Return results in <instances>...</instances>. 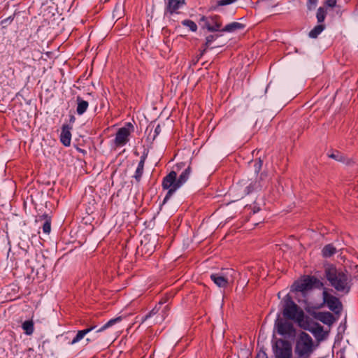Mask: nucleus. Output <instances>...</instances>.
Here are the masks:
<instances>
[{
    "mask_svg": "<svg viewBox=\"0 0 358 358\" xmlns=\"http://www.w3.org/2000/svg\"><path fill=\"white\" fill-rule=\"evenodd\" d=\"M22 327L27 335H31L34 330V323L31 320L24 321L22 323Z\"/></svg>",
    "mask_w": 358,
    "mask_h": 358,
    "instance_id": "393cba45",
    "label": "nucleus"
},
{
    "mask_svg": "<svg viewBox=\"0 0 358 358\" xmlns=\"http://www.w3.org/2000/svg\"><path fill=\"white\" fill-rule=\"evenodd\" d=\"M217 36L210 35L206 37L203 48L201 50L200 56H202L210 45L211 43L216 39Z\"/></svg>",
    "mask_w": 358,
    "mask_h": 358,
    "instance_id": "bb28decb",
    "label": "nucleus"
},
{
    "mask_svg": "<svg viewBox=\"0 0 358 358\" xmlns=\"http://www.w3.org/2000/svg\"><path fill=\"white\" fill-rule=\"evenodd\" d=\"M317 319L322 323L328 325H331L334 321L333 315L329 312L319 313Z\"/></svg>",
    "mask_w": 358,
    "mask_h": 358,
    "instance_id": "6ab92c4d",
    "label": "nucleus"
},
{
    "mask_svg": "<svg viewBox=\"0 0 358 358\" xmlns=\"http://www.w3.org/2000/svg\"><path fill=\"white\" fill-rule=\"evenodd\" d=\"M325 26L324 24H318L315 26L308 34L310 38H316L319 34H320L324 29Z\"/></svg>",
    "mask_w": 358,
    "mask_h": 358,
    "instance_id": "b1692460",
    "label": "nucleus"
},
{
    "mask_svg": "<svg viewBox=\"0 0 358 358\" xmlns=\"http://www.w3.org/2000/svg\"><path fill=\"white\" fill-rule=\"evenodd\" d=\"M169 310V306L168 305H163L162 306V309L160 310V313L159 315L156 316V318L155 320L156 323H160L163 322L165 318L168 315V312Z\"/></svg>",
    "mask_w": 358,
    "mask_h": 358,
    "instance_id": "412c9836",
    "label": "nucleus"
},
{
    "mask_svg": "<svg viewBox=\"0 0 358 358\" xmlns=\"http://www.w3.org/2000/svg\"><path fill=\"white\" fill-rule=\"evenodd\" d=\"M237 0H217L215 1V3L214 6H213V8L214 10L218 9L220 6H224L229 4H231L234 2H236Z\"/></svg>",
    "mask_w": 358,
    "mask_h": 358,
    "instance_id": "cd10ccee",
    "label": "nucleus"
},
{
    "mask_svg": "<svg viewBox=\"0 0 358 358\" xmlns=\"http://www.w3.org/2000/svg\"><path fill=\"white\" fill-rule=\"evenodd\" d=\"M330 157L337 160V161H342L343 159V157L342 155L338 152H337L336 153H332L329 155Z\"/></svg>",
    "mask_w": 358,
    "mask_h": 358,
    "instance_id": "72a5a7b5",
    "label": "nucleus"
},
{
    "mask_svg": "<svg viewBox=\"0 0 358 358\" xmlns=\"http://www.w3.org/2000/svg\"><path fill=\"white\" fill-rule=\"evenodd\" d=\"M71 127L68 124L62 126L60 141L64 146H69L71 141Z\"/></svg>",
    "mask_w": 358,
    "mask_h": 358,
    "instance_id": "f8f14e48",
    "label": "nucleus"
},
{
    "mask_svg": "<svg viewBox=\"0 0 358 358\" xmlns=\"http://www.w3.org/2000/svg\"><path fill=\"white\" fill-rule=\"evenodd\" d=\"M273 352L275 358H292V356L291 345L289 342L281 339L276 341Z\"/></svg>",
    "mask_w": 358,
    "mask_h": 358,
    "instance_id": "9d476101",
    "label": "nucleus"
},
{
    "mask_svg": "<svg viewBox=\"0 0 358 358\" xmlns=\"http://www.w3.org/2000/svg\"><path fill=\"white\" fill-rule=\"evenodd\" d=\"M321 289L324 287L323 282L315 276L307 275L299 282L293 285V289L305 294L313 288Z\"/></svg>",
    "mask_w": 358,
    "mask_h": 358,
    "instance_id": "39448f33",
    "label": "nucleus"
},
{
    "mask_svg": "<svg viewBox=\"0 0 358 358\" xmlns=\"http://www.w3.org/2000/svg\"><path fill=\"white\" fill-rule=\"evenodd\" d=\"M323 303L327 306L329 310L335 313H339L342 310V303L334 295L329 293L327 287H323Z\"/></svg>",
    "mask_w": 358,
    "mask_h": 358,
    "instance_id": "1a4fd4ad",
    "label": "nucleus"
},
{
    "mask_svg": "<svg viewBox=\"0 0 358 358\" xmlns=\"http://www.w3.org/2000/svg\"><path fill=\"white\" fill-rule=\"evenodd\" d=\"M317 0H308V3L313 6H315L317 4Z\"/></svg>",
    "mask_w": 358,
    "mask_h": 358,
    "instance_id": "4c0bfd02",
    "label": "nucleus"
},
{
    "mask_svg": "<svg viewBox=\"0 0 358 358\" xmlns=\"http://www.w3.org/2000/svg\"><path fill=\"white\" fill-rule=\"evenodd\" d=\"M134 131V126L131 123L127 122L124 127L120 128L114 139V145L116 147H123L129 141V136Z\"/></svg>",
    "mask_w": 358,
    "mask_h": 358,
    "instance_id": "6e6552de",
    "label": "nucleus"
},
{
    "mask_svg": "<svg viewBox=\"0 0 358 358\" xmlns=\"http://www.w3.org/2000/svg\"><path fill=\"white\" fill-rule=\"evenodd\" d=\"M325 3L329 7H334L336 5V0H325Z\"/></svg>",
    "mask_w": 358,
    "mask_h": 358,
    "instance_id": "f704fd0d",
    "label": "nucleus"
},
{
    "mask_svg": "<svg viewBox=\"0 0 358 358\" xmlns=\"http://www.w3.org/2000/svg\"><path fill=\"white\" fill-rule=\"evenodd\" d=\"M146 157H147V155L146 154H143L141 157L140 162H138L137 169L136 170L134 178L138 181L140 180L141 178V176L143 175V169H144V164H145V162Z\"/></svg>",
    "mask_w": 358,
    "mask_h": 358,
    "instance_id": "a211bd4d",
    "label": "nucleus"
},
{
    "mask_svg": "<svg viewBox=\"0 0 358 358\" xmlns=\"http://www.w3.org/2000/svg\"><path fill=\"white\" fill-rule=\"evenodd\" d=\"M121 320H122V317H117L116 318L111 319L108 322H107L103 326H102L100 329H99L96 331V332H101V331L106 330V329H108V327L113 326V324H115L117 322H120Z\"/></svg>",
    "mask_w": 358,
    "mask_h": 358,
    "instance_id": "a878e982",
    "label": "nucleus"
},
{
    "mask_svg": "<svg viewBox=\"0 0 358 358\" xmlns=\"http://www.w3.org/2000/svg\"><path fill=\"white\" fill-rule=\"evenodd\" d=\"M268 175L266 173H262L260 175L259 180L257 182H255L254 183L250 182L249 184L248 181L246 180H241L238 183V186L243 189V194L245 195L248 194L252 192L255 190L261 189L263 187H266L267 183L268 182Z\"/></svg>",
    "mask_w": 358,
    "mask_h": 358,
    "instance_id": "0eeeda50",
    "label": "nucleus"
},
{
    "mask_svg": "<svg viewBox=\"0 0 358 358\" xmlns=\"http://www.w3.org/2000/svg\"><path fill=\"white\" fill-rule=\"evenodd\" d=\"M341 358H343V357H341Z\"/></svg>",
    "mask_w": 358,
    "mask_h": 358,
    "instance_id": "a19ab883",
    "label": "nucleus"
},
{
    "mask_svg": "<svg viewBox=\"0 0 358 358\" xmlns=\"http://www.w3.org/2000/svg\"><path fill=\"white\" fill-rule=\"evenodd\" d=\"M76 102V113L78 115H82L87 111L89 106V103L87 101L83 100L80 96H77Z\"/></svg>",
    "mask_w": 358,
    "mask_h": 358,
    "instance_id": "2eb2a0df",
    "label": "nucleus"
},
{
    "mask_svg": "<svg viewBox=\"0 0 358 358\" xmlns=\"http://www.w3.org/2000/svg\"><path fill=\"white\" fill-rule=\"evenodd\" d=\"M322 252L323 257H330L336 252V249L333 245L328 244L323 248Z\"/></svg>",
    "mask_w": 358,
    "mask_h": 358,
    "instance_id": "4be33fe9",
    "label": "nucleus"
},
{
    "mask_svg": "<svg viewBox=\"0 0 358 358\" xmlns=\"http://www.w3.org/2000/svg\"><path fill=\"white\" fill-rule=\"evenodd\" d=\"M281 303L283 307V315L290 320L301 322L304 316V313L298 306L294 302L289 294H287Z\"/></svg>",
    "mask_w": 358,
    "mask_h": 358,
    "instance_id": "7ed1b4c3",
    "label": "nucleus"
},
{
    "mask_svg": "<svg viewBox=\"0 0 358 358\" xmlns=\"http://www.w3.org/2000/svg\"><path fill=\"white\" fill-rule=\"evenodd\" d=\"M185 4V0H167L166 9L170 14H173Z\"/></svg>",
    "mask_w": 358,
    "mask_h": 358,
    "instance_id": "ddd939ff",
    "label": "nucleus"
},
{
    "mask_svg": "<svg viewBox=\"0 0 358 358\" xmlns=\"http://www.w3.org/2000/svg\"><path fill=\"white\" fill-rule=\"evenodd\" d=\"M236 275V272L232 268L222 269L218 273L210 275L211 280L219 287L226 288L232 284Z\"/></svg>",
    "mask_w": 358,
    "mask_h": 358,
    "instance_id": "20e7f679",
    "label": "nucleus"
},
{
    "mask_svg": "<svg viewBox=\"0 0 358 358\" xmlns=\"http://www.w3.org/2000/svg\"><path fill=\"white\" fill-rule=\"evenodd\" d=\"M277 333L286 338H292L295 336V329L292 322L286 320H278L275 323Z\"/></svg>",
    "mask_w": 358,
    "mask_h": 358,
    "instance_id": "9b49d317",
    "label": "nucleus"
},
{
    "mask_svg": "<svg viewBox=\"0 0 358 358\" xmlns=\"http://www.w3.org/2000/svg\"><path fill=\"white\" fill-rule=\"evenodd\" d=\"M166 302V299L161 300L147 315L143 317V322L145 321L150 317L157 315H159L162 306Z\"/></svg>",
    "mask_w": 358,
    "mask_h": 358,
    "instance_id": "4468645a",
    "label": "nucleus"
},
{
    "mask_svg": "<svg viewBox=\"0 0 358 358\" xmlns=\"http://www.w3.org/2000/svg\"><path fill=\"white\" fill-rule=\"evenodd\" d=\"M259 210V209L257 210H254V213H255L256 212H257Z\"/></svg>",
    "mask_w": 358,
    "mask_h": 358,
    "instance_id": "ea45409f",
    "label": "nucleus"
},
{
    "mask_svg": "<svg viewBox=\"0 0 358 358\" xmlns=\"http://www.w3.org/2000/svg\"><path fill=\"white\" fill-rule=\"evenodd\" d=\"M95 328H96V326H91L90 327L87 328L85 329L78 331L77 332V334L76 335V336L73 338V340L69 343L71 345H74V344L78 343L84 338V336L86 334H87L88 333L92 331Z\"/></svg>",
    "mask_w": 358,
    "mask_h": 358,
    "instance_id": "dca6fc26",
    "label": "nucleus"
},
{
    "mask_svg": "<svg viewBox=\"0 0 358 358\" xmlns=\"http://www.w3.org/2000/svg\"><path fill=\"white\" fill-rule=\"evenodd\" d=\"M312 333L317 336L323 332V327L320 325H317L313 329L311 330Z\"/></svg>",
    "mask_w": 358,
    "mask_h": 358,
    "instance_id": "473e14b6",
    "label": "nucleus"
},
{
    "mask_svg": "<svg viewBox=\"0 0 358 358\" xmlns=\"http://www.w3.org/2000/svg\"><path fill=\"white\" fill-rule=\"evenodd\" d=\"M315 349L312 337L306 332H301L296 340L294 354L296 357L310 358Z\"/></svg>",
    "mask_w": 358,
    "mask_h": 358,
    "instance_id": "f03ea898",
    "label": "nucleus"
},
{
    "mask_svg": "<svg viewBox=\"0 0 358 358\" xmlns=\"http://www.w3.org/2000/svg\"><path fill=\"white\" fill-rule=\"evenodd\" d=\"M324 276L329 285L338 293L347 294L350 292L352 278L348 271L338 269L334 265L329 264L324 268Z\"/></svg>",
    "mask_w": 358,
    "mask_h": 358,
    "instance_id": "f257e3e1",
    "label": "nucleus"
},
{
    "mask_svg": "<svg viewBox=\"0 0 358 358\" xmlns=\"http://www.w3.org/2000/svg\"><path fill=\"white\" fill-rule=\"evenodd\" d=\"M41 218L45 220V222L43 224V231L45 234H49L51 231V219L50 217L46 215H43Z\"/></svg>",
    "mask_w": 358,
    "mask_h": 358,
    "instance_id": "5701e85b",
    "label": "nucleus"
},
{
    "mask_svg": "<svg viewBox=\"0 0 358 358\" xmlns=\"http://www.w3.org/2000/svg\"><path fill=\"white\" fill-rule=\"evenodd\" d=\"M180 187L181 185H178L176 172L171 171L162 180L163 189L168 190L163 203H165Z\"/></svg>",
    "mask_w": 358,
    "mask_h": 358,
    "instance_id": "423d86ee",
    "label": "nucleus"
},
{
    "mask_svg": "<svg viewBox=\"0 0 358 358\" xmlns=\"http://www.w3.org/2000/svg\"><path fill=\"white\" fill-rule=\"evenodd\" d=\"M326 15H327V12L324 10V8H322V7H320L317 9V15H316L317 22L319 23H321L322 22H324V20L325 19V17H326Z\"/></svg>",
    "mask_w": 358,
    "mask_h": 358,
    "instance_id": "c756f323",
    "label": "nucleus"
},
{
    "mask_svg": "<svg viewBox=\"0 0 358 358\" xmlns=\"http://www.w3.org/2000/svg\"><path fill=\"white\" fill-rule=\"evenodd\" d=\"M161 127L159 124L157 125L154 131L153 140L160 134Z\"/></svg>",
    "mask_w": 358,
    "mask_h": 358,
    "instance_id": "c9c22d12",
    "label": "nucleus"
},
{
    "mask_svg": "<svg viewBox=\"0 0 358 358\" xmlns=\"http://www.w3.org/2000/svg\"><path fill=\"white\" fill-rule=\"evenodd\" d=\"M256 358H268L267 357V355L266 354L265 352L264 351H260L259 352H258V354L257 355V357Z\"/></svg>",
    "mask_w": 358,
    "mask_h": 358,
    "instance_id": "e433bc0d",
    "label": "nucleus"
},
{
    "mask_svg": "<svg viewBox=\"0 0 358 358\" xmlns=\"http://www.w3.org/2000/svg\"><path fill=\"white\" fill-rule=\"evenodd\" d=\"M206 17H205V16H203V17L201 18V20L204 21V20H206Z\"/></svg>",
    "mask_w": 358,
    "mask_h": 358,
    "instance_id": "58836bf2",
    "label": "nucleus"
},
{
    "mask_svg": "<svg viewBox=\"0 0 358 358\" xmlns=\"http://www.w3.org/2000/svg\"><path fill=\"white\" fill-rule=\"evenodd\" d=\"M181 24L183 26L188 27L192 31H196L197 30V25L192 20H184L181 22Z\"/></svg>",
    "mask_w": 358,
    "mask_h": 358,
    "instance_id": "c85d7f7f",
    "label": "nucleus"
},
{
    "mask_svg": "<svg viewBox=\"0 0 358 358\" xmlns=\"http://www.w3.org/2000/svg\"><path fill=\"white\" fill-rule=\"evenodd\" d=\"M254 166H255V172L259 173L262 166V161L260 159L255 161Z\"/></svg>",
    "mask_w": 358,
    "mask_h": 358,
    "instance_id": "2f4dec72",
    "label": "nucleus"
},
{
    "mask_svg": "<svg viewBox=\"0 0 358 358\" xmlns=\"http://www.w3.org/2000/svg\"><path fill=\"white\" fill-rule=\"evenodd\" d=\"M221 26L222 25L220 23L216 22L214 25H213V26L207 25L206 27H207L208 30H209L210 31H217L220 29Z\"/></svg>",
    "mask_w": 358,
    "mask_h": 358,
    "instance_id": "7c9ffc66",
    "label": "nucleus"
},
{
    "mask_svg": "<svg viewBox=\"0 0 358 358\" xmlns=\"http://www.w3.org/2000/svg\"><path fill=\"white\" fill-rule=\"evenodd\" d=\"M191 173L192 169L191 167L189 166L180 173L179 178H178V185L181 186L183 185L189 179Z\"/></svg>",
    "mask_w": 358,
    "mask_h": 358,
    "instance_id": "aec40b11",
    "label": "nucleus"
},
{
    "mask_svg": "<svg viewBox=\"0 0 358 358\" xmlns=\"http://www.w3.org/2000/svg\"><path fill=\"white\" fill-rule=\"evenodd\" d=\"M245 24H243L242 23L234 22L227 24L222 29V31L231 33V32H234L237 30L243 29L245 28Z\"/></svg>",
    "mask_w": 358,
    "mask_h": 358,
    "instance_id": "f3484780",
    "label": "nucleus"
}]
</instances>
